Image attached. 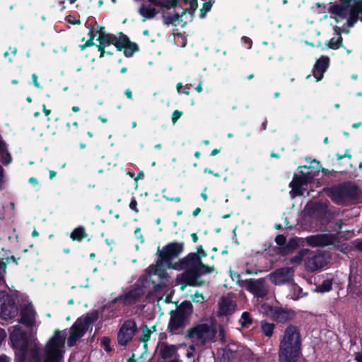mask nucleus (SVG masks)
Instances as JSON below:
<instances>
[{"label":"nucleus","instance_id":"3c124183","mask_svg":"<svg viewBox=\"0 0 362 362\" xmlns=\"http://www.w3.org/2000/svg\"><path fill=\"white\" fill-rule=\"evenodd\" d=\"M129 206L130 209L134 211L135 213H138L139 211V209L137 208V201L134 197L132 199Z\"/></svg>","mask_w":362,"mask_h":362},{"label":"nucleus","instance_id":"c03bdc74","mask_svg":"<svg viewBox=\"0 0 362 362\" xmlns=\"http://www.w3.org/2000/svg\"><path fill=\"white\" fill-rule=\"evenodd\" d=\"M275 242L278 245L281 246V247H284L286 243V238L282 234H279L275 238Z\"/></svg>","mask_w":362,"mask_h":362},{"label":"nucleus","instance_id":"c756f323","mask_svg":"<svg viewBox=\"0 0 362 362\" xmlns=\"http://www.w3.org/2000/svg\"><path fill=\"white\" fill-rule=\"evenodd\" d=\"M99 317V313L98 310H93L90 313H88L84 317H79L78 319L81 320V324L85 327H87V329H88L89 327L91 325L92 323L95 322Z\"/></svg>","mask_w":362,"mask_h":362},{"label":"nucleus","instance_id":"5701e85b","mask_svg":"<svg viewBox=\"0 0 362 362\" xmlns=\"http://www.w3.org/2000/svg\"><path fill=\"white\" fill-rule=\"evenodd\" d=\"M87 327H85L81 322L80 319L76 321L70 328V333L68 337V345L73 346L76 344V341L81 338L87 331Z\"/></svg>","mask_w":362,"mask_h":362},{"label":"nucleus","instance_id":"603ef678","mask_svg":"<svg viewBox=\"0 0 362 362\" xmlns=\"http://www.w3.org/2000/svg\"><path fill=\"white\" fill-rule=\"evenodd\" d=\"M97 48H98V50L100 52V56L99 57L100 58H103L104 57L105 53H106V51H105V46L103 45V44H101L99 42L98 45H95Z\"/></svg>","mask_w":362,"mask_h":362},{"label":"nucleus","instance_id":"37998d69","mask_svg":"<svg viewBox=\"0 0 362 362\" xmlns=\"http://www.w3.org/2000/svg\"><path fill=\"white\" fill-rule=\"evenodd\" d=\"M110 343L111 340L108 337H103L101 339V344L107 352H110L112 351Z\"/></svg>","mask_w":362,"mask_h":362},{"label":"nucleus","instance_id":"a18cd8bd","mask_svg":"<svg viewBox=\"0 0 362 362\" xmlns=\"http://www.w3.org/2000/svg\"><path fill=\"white\" fill-rule=\"evenodd\" d=\"M183 115V112L182 111H180L178 110H175L171 117V120L173 124H175L177 121L181 117V116Z\"/></svg>","mask_w":362,"mask_h":362},{"label":"nucleus","instance_id":"680f3d73","mask_svg":"<svg viewBox=\"0 0 362 362\" xmlns=\"http://www.w3.org/2000/svg\"><path fill=\"white\" fill-rule=\"evenodd\" d=\"M321 172L325 176H327V175H332L333 173H335V171L334 170H328L327 168H322Z\"/></svg>","mask_w":362,"mask_h":362},{"label":"nucleus","instance_id":"9b49d317","mask_svg":"<svg viewBox=\"0 0 362 362\" xmlns=\"http://www.w3.org/2000/svg\"><path fill=\"white\" fill-rule=\"evenodd\" d=\"M270 317L277 323L286 324L296 317V313L292 309L277 306H269L267 310Z\"/></svg>","mask_w":362,"mask_h":362},{"label":"nucleus","instance_id":"ddd939ff","mask_svg":"<svg viewBox=\"0 0 362 362\" xmlns=\"http://www.w3.org/2000/svg\"><path fill=\"white\" fill-rule=\"evenodd\" d=\"M300 175L295 174L293 180L289 184L292 189V192L296 196H302L304 194V189L303 186L308 185L313 179V175L310 172L305 173L303 170L300 171Z\"/></svg>","mask_w":362,"mask_h":362},{"label":"nucleus","instance_id":"6e6552de","mask_svg":"<svg viewBox=\"0 0 362 362\" xmlns=\"http://www.w3.org/2000/svg\"><path fill=\"white\" fill-rule=\"evenodd\" d=\"M136 322L132 319L126 320L119 327L117 334V343L120 346L126 347L137 332Z\"/></svg>","mask_w":362,"mask_h":362},{"label":"nucleus","instance_id":"49530a36","mask_svg":"<svg viewBox=\"0 0 362 362\" xmlns=\"http://www.w3.org/2000/svg\"><path fill=\"white\" fill-rule=\"evenodd\" d=\"M1 157V162L4 165H6L11 162V156L10 153L6 150V152L3 156H0Z\"/></svg>","mask_w":362,"mask_h":362},{"label":"nucleus","instance_id":"a878e982","mask_svg":"<svg viewBox=\"0 0 362 362\" xmlns=\"http://www.w3.org/2000/svg\"><path fill=\"white\" fill-rule=\"evenodd\" d=\"M237 308V304L231 299L223 298L219 303L218 315L227 316L232 315Z\"/></svg>","mask_w":362,"mask_h":362},{"label":"nucleus","instance_id":"2eb2a0df","mask_svg":"<svg viewBox=\"0 0 362 362\" xmlns=\"http://www.w3.org/2000/svg\"><path fill=\"white\" fill-rule=\"evenodd\" d=\"M144 295V290L142 286L136 285L134 288L118 296L119 301H122L124 306H132L140 302Z\"/></svg>","mask_w":362,"mask_h":362},{"label":"nucleus","instance_id":"c9c22d12","mask_svg":"<svg viewBox=\"0 0 362 362\" xmlns=\"http://www.w3.org/2000/svg\"><path fill=\"white\" fill-rule=\"evenodd\" d=\"M333 279H325L317 286L316 291L320 293L329 292L332 289Z\"/></svg>","mask_w":362,"mask_h":362},{"label":"nucleus","instance_id":"0eeeda50","mask_svg":"<svg viewBox=\"0 0 362 362\" xmlns=\"http://www.w3.org/2000/svg\"><path fill=\"white\" fill-rule=\"evenodd\" d=\"M18 313L15 298L6 291H0V317L3 320L14 318Z\"/></svg>","mask_w":362,"mask_h":362},{"label":"nucleus","instance_id":"f03ea898","mask_svg":"<svg viewBox=\"0 0 362 362\" xmlns=\"http://www.w3.org/2000/svg\"><path fill=\"white\" fill-rule=\"evenodd\" d=\"M302 339L298 326H287L280 339L279 349V362H297L301 353Z\"/></svg>","mask_w":362,"mask_h":362},{"label":"nucleus","instance_id":"1a4fd4ad","mask_svg":"<svg viewBox=\"0 0 362 362\" xmlns=\"http://www.w3.org/2000/svg\"><path fill=\"white\" fill-rule=\"evenodd\" d=\"M64 343V338L62 336L60 331H56L54 335L47 344V358L44 362H60L62 356L59 351V348Z\"/></svg>","mask_w":362,"mask_h":362},{"label":"nucleus","instance_id":"e2e57ef3","mask_svg":"<svg viewBox=\"0 0 362 362\" xmlns=\"http://www.w3.org/2000/svg\"><path fill=\"white\" fill-rule=\"evenodd\" d=\"M354 360L356 362H362V353L361 351L354 354Z\"/></svg>","mask_w":362,"mask_h":362},{"label":"nucleus","instance_id":"bf43d9fd","mask_svg":"<svg viewBox=\"0 0 362 362\" xmlns=\"http://www.w3.org/2000/svg\"><path fill=\"white\" fill-rule=\"evenodd\" d=\"M32 79H33V85L37 88H40V83L37 81V76L36 74H32Z\"/></svg>","mask_w":362,"mask_h":362},{"label":"nucleus","instance_id":"4468645a","mask_svg":"<svg viewBox=\"0 0 362 362\" xmlns=\"http://www.w3.org/2000/svg\"><path fill=\"white\" fill-rule=\"evenodd\" d=\"M243 284L247 291L257 297L264 298L268 293V288L266 286L265 279H248L243 281Z\"/></svg>","mask_w":362,"mask_h":362},{"label":"nucleus","instance_id":"864d4df0","mask_svg":"<svg viewBox=\"0 0 362 362\" xmlns=\"http://www.w3.org/2000/svg\"><path fill=\"white\" fill-rule=\"evenodd\" d=\"M346 25H348V27L345 28L344 29H341L340 28H339L337 26L336 28H334V30H335L336 33L337 34V31L340 30V34L341 33L347 34L349 33V28L353 27L355 24H346Z\"/></svg>","mask_w":362,"mask_h":362},{"label":"nucleus","instance_id":"72a5a7b5","mask_svg":"<svg viewBox=\"0 0 362 362\" xmlns=\"http://www.w3.org/2000/svg\"><path fill=\"white\" fill-rule=\"evenodd\" d=\"M309 252L310 250L308 249H301L295 256L290 259V263L293 264H299L303 261V259L304 258L305 259V257L308 255Z\"/></svg>","mask_w":362,"mask_h":362},{"label":"nucleus","instance_id":"8fccbe9b","mask_svg":"<svg viewBox=\"0 0 362 362\" xmlns=\"http://www.w3.org/2000/svg\"><path fill=\"white\" fill-rule=\"evenodd\" d=\"M134 236L135 238L140 241L141 243L144 242V238L143 235L141 233V228L139 227L136 228L134 230Z\"/></svg>","mask_w":362,"mask_h":362},{"label":"nucleus","instance_id":"bb28decb","mask_svg":"<svg viewBox=\"0 0 362 362\" xmlns=\"http://www.w3.org/2000/svg\"><path fill=\"white\" fill-rule=\"evenodd\" d=\"M20 322L28 327L33 326L35 323V316L34 312L31 308L24 307L21 310Z\"/></svg>","mask_w":362,"mask_h":362},{"label":"nucleus","instance_id":"9d476101","mask_svg":"<svg viewBox=\"0 0 362 362\" xmlns=\"http://www.w3.org/2000/svg\"><path fill=\"white\" fill-rule=\"evenodd\" d=\"M336 21L346 19V23L362 22V0H353L351 3L347 4L345 14L334 16Z\"/></svg>","mask_w":362,"mask_h":362},{"label":"nucleus","instance_id":"7c9ffc66","mask_svg":"<svg viewBox=\"0 0 362 362\" xmlns=\"http://www.w3.org/2000/svg\"><path fill=\"white\" fill-rule=\"evenodd\" d=\"M88 236L86 228L83 226H79L74 228L70 234V238L73 241L81 242Z\"/></svg>","mask_w":362,"mask_h":362},{"label":"nucleus","instance_id":"a211bd4d","mask_svg":"<svg viewBox=\"0 0 362 362\" xmlns=\"http://www.w3.org/2000/svg\"><path fill=\"white\" fill-rule=\"evenodd\" d=\"M117 50L123 51L124 55L129 58L139 51V47L136 42H132L127 35L122 34L120 42L117 45Z\"/></svg>","mask_w":362,"mask_h":362},{"label":"nucleus","instance_id":"4c0bfd02","mask_svg":"<svg viewBox=\"0 0 362 362\" xmlns=\"http://www.w3.org/2000/svg\"><path fill=\"white\" fill-rule=\"evenodd\" d=\"M18 354L21 356L22 360H24L28 351V340L27 338H23L22 341L18 345Z\"/></svg>","mask_w":362,"mask_h":362},{"label":"nucleus","instance_id":"cd10ccee","mask_svg":"<svg viewBox=\"0 0 362 362\" xmlns=\"http://www.w3.org/2000/svg\"><path fill=\"white\" fill-rule=\"evenodd\" d=\"M298 247V242L296 238H292L289 239L288 242L286 243V245L281 247H279V253L281 255H286L290 253H292L295 250H296Z\"/></svg>","mask_w":362,"mask_h":362},{"label":"nucleus","instance_id":"69168bd1","mask_svg":"<svg viewBox=\"0 0 362 362\" xmlns=\"http://www.w3.org/2000/svg\"><path fill=\"white\" fill-rule=\"evenodd\" d=\"M6 337V333L5 330L0 327V345L1 344L2 341L5 339Z\"/></svg>","mask_w":362,"mask_h":362},{"label":"nucleus","instance_id":"39448f33","mask_svg":"<svg viewBox=\"0 0 362 362\" xmlns=\"http://www.w3.org/2000/svg\"><path fill=\"white\" fill-rule=\"evenodd\" d=\"M327 195L336 204H343L346 201L356 199L358 187L351 182H342L330 187Z\"/></svg>","mask_w":362,"mask_h":362},{"label":"nucleus","instance_id":"5fc2aeb1","mask_svg":"<svg viewBox=\"0 0 362 362\" xmlns=\"http://www.w3.org/2000/svg\"><path fill=\"white\" fill-rule=\"evenodd\" d=\"M6 152V144L0 136V156H3Z\"/></svg>","mask_w":362,"mask_h":362},{"label":"nucleus","instance_id":"4d7b16f0","mask_svg":"<svg viewBox=\"0 0 362 362\" xmlns=\"http://www.w3.org/2000/svg\"><path fill=\"white\" fill-rule=\"evenodd\" d=\"M163 198L169 202H180L181 201L180 197H170L166 195H163Z\"/></svg>","mask_w":362,"mask_h":362},{"label":"nucleus","instance_id":"7ed1b4c3","mask_svg":"<svg viewBox=\"0 0 362 362\" xmlns=\"http://www.w3.org/2000/svg\"><path fill=\"white\" fill-rule=\"evenodd\" d=\"M184 243L173 241L168 243L160 250V247L158 248V259L156 264H151L148 267L151 274L156 275L158 273L163 272L164 269L162 268L163 263L168 264V267L172 268L173 265L171 262L172 259L177 257L184 251Z\"/></svg>","mask_w":362,"mask_h":362},{"label":"nucleus","instance_id":"b1692460","mask_svg":"<svg viewBox=\"0 0 362 362\" xmlns=\"http://www.w3.org/2000/svg\"><path fill=\"white\" fill-rule=\"evenodd\" d=\"M292 270L289 267H281L269 274L271 281L275 285H281L289 281Z\"/></svg>","mask_w":362,"mask_h":362},{"label":"nucleus","instance_id":"473e14b6","mask_svg":"<svg viewBox=\"0 0 362 362\" xmlns=\"http://www.w3.org/2000/svg\"><path fill=\"white\" fill-rule=\"evenodd\" d=\"M275 325L274 323L268 322L266 320L261 321V331L268 337H271L274 334Z\"/></svg>","mask_w":362,"mask_h":362},{"label":"nucleus","instance_id":"f8f14e48","mask_svg":"<svg viewBox=\"0 0 362 362\" xmlns=\"http://www.w3.org/2000/svg\"><path fill=\"white\" fill-rule=\"evenodd\" d=\"M338 242L336 235L332 233H320L312 235L306 238V243L311 247H324L335 245Z\"/></svg>","mask_w":362,"mask_h":362},{"label":"nucleus","instance_id":"052dcab7","mask_svg":"<svg viewBox=\"0 0 362 362\" xmlns=\"http://www.w3.org/2000/svg\"><path fill=\"white\" fill-rule=\"evenodd\" d=\"M355 248L362 252V240H356L354 243Z\"/></svg>","mask_w":362,"mask_h":362},{"label":"nucleus","instance_id":"dca6fc26","mask_svg":"<svg viewBox=\"0 0 362 362\" xmlns=\"http://www.w3.org/2000/svg\"><path fill=\"white\" fill-rule=\"evenodd\" d=\"M326 264L327 261L325 255L321 253L314 254L310 251L305 259V266L309 272L317 271L324 267Z\"/></svg>","mask_w":362,"mask_h":362},{"label":"nucleus","instance_id":"de8ad7c7","mask_svg":"<svg viewBox=\"0 0 362 362\" xmlns=\"http://www.w3.org/2000/svg\"><path fill=\"white\" fill-rule=\"evenodd\" d=\"M204 296L202 293H199L198 291L195 292L194 296H192V301L197 303H203L204 302Z\"/></svg>","mask_w":362,"mask_h":362},{"label":"nucleus","instance_id":"412c9836","mask_svg":"<svg viewBox=\"0 0 362 362\" xmlns=\"http://www.w3.org/2000/svg\"><path fill=\"white\" fill-rule=\"evenodd\" d=\"M329 64L330 59L326 55H322L316 60L312 71L317 82L323 78L324 74L329 68Z\"/></svg>","mask_w":362,"mask_h":362},{"label":"nucleus","instance_id":"4be33fe9","mask_svg":"<svg viewBox=\"0 0 362 362\" xmlns=\"http://www.w3.org/2000/svg\"><path fill=\"white\" fill-rule=\"evenodd\" d=\"M119 302L117 297L109 301L101 308V317L104 320H110L117 317L120 314V308L116 305Z\"/></svg>","mask_w":362,"mask_h":362},{"label":"nucleus","instance_id":"f257e3e1","mask_svg":"<svg viewBox=\"0 0 362 362\" xmlns=\"http://www.w3.org/2000/svg\"><path fill=\"white\" fill-rule=\"evenodd\" d=\"M206 256V251L200 245L196 248V252L188 253L172 265L173 269L184 271L177 278L182 290L188 286H201L203 281L200 280V278L214 271V265L205 264L202 262V259Z\"/></svg>","mask_w":362,"mask_h":362},{"label":"nucleus","instance_id":"423d86ee","mask_svg":"<svg viewBox=\"0 0 362 362\" xmlns=\"http://www.w3.org/2000/svg\"><path fill=\"white\" fill-rule=\"evenodd\" d=\"M217 333L215 325L206 323L197 324L190 328L185 336L189 339H197L201 341L203 344L212 341Z\"/></svg>","mask_w":362,"mask_h":362},{"label":"nucleus","instance_id":"79ce46f5","mask_svg":"<svg viewBox=\"0 0 362 362\" xmlns=\"http://www.w3.org/2000/svg\"><path fill=\"white\" fill-rule=\"evenodd\" d=\"M66 131L72 135L77 134V130L78 129V123L74 122L71 124L70 122L66 124Z\"/></svg>","mask_w":362,"mask_h":362},{"label":"nucleus","instance_id":"a19ab883","mask_svg":"<svg viewBox=\"0 0 362 362\" xmlns=\"http://www.w3.org/2000/svg\"><path fill=\"white\" fill-rule=\"evenodd\" d=\"M151 333V329H150L147 325H144L140 341L144 344H146L147 341L150 340Z\"/></svg>","mask_w":362,"mask_h":362},{"label":"nucleus","instance_id":"c85d7f7f","mask_svg":"<svg viewBox=\"0 0 362 362\" xmlns=\"http://www.w3.org/2000/svg\"><path fill=\"white\" fill-rule=\"evenodd\" d=\"M336 156H337V160H338V163H337L338 165H342L341 160L346 158H348L347 163L345 165H343V169L339 170V172L341 173V174L346 173V172L351 168V155L349 153V150H346L345 153L343 155L337 153Z\"/></svg>","mask_w":362,"mask_h":362},{"label":"nucleus","instance_id":"774afa93","mask_svg":"<svg viewBox=\"0 0 362 362\" xmlns=\"http://www.w3.org/2000/svg\"><path fill=\"white\" fill-rule=\"evenodd\" d=\"M124 94L126 95L127 98L129 100H132V92L130 89H126L124 91Z\"/></svg>","mask_w":362,"mask_h":362},{"label":"nucleus","instance_id":"393cba45","mask_svg":"<svg viewBox=\"0 0 362 362\" xmlns=\"http://www.w3.org/2000/svg\"><path fill=\"white\" fill-rule=\"evenodd\" d=\"M193 312L194 309L192 303L188 300H185L177 306L175 310H172L170 313L189 322Z\"/></svg>","mask_w":362,"mask_h":362},{"label":"nucleus","instance_id":"aec40b11","mask_svg":"<svg viewBox=\"0 0 362 362\" xmlns=\"http://www.w3.org/2000/svg\"><path fill=\"white\" fill-rule=\"evenodd\" d=\"M173 35L177 38L176 42L180 44L182 47H185L187 45V37L191 36L194 31L187 27L188 24H173Z\"/></svg>","mask_w":362,"mask_h":362},{"label":"nucleus","instance_id":"09e8293b","mask_svg":"<svg viewBox=\"0 0 362 362\" xmlns=\"http://www.w3.org/2000/svg\"><path fill=\"white\" fill-rule=\"evenodd\" d=\"M211 8V2H204L203 4V7L201 9V16H204L206 12L210 11Z\"/></svg>","mask_w":362,"mask_h":362},{"label":"nucleus","instance_id":"f3484780","mask_svg":"<svg viewBox=\"0 0 362 362\" xmlns=\"http://www.w3.org/2000/svg\"><path fill=\"white\" fill-rule=\"evenodd\" d=\"M179 348L180 345L169 344L168 342L158 341L156 346L158 358L164 361L170 359L177 355Z\"/></svg>","mask_w":362,"mask_h":362},{"label":"nucleus","instance_id":"ea45409f","mask_svg":"<svg viewBox=\"0 0 362 362\" xmlns=\"http://www.w3.org/2000/svg\"><path fill=\"white\" fill-rule=\"evenodd\" d=\"M7 262L0 259V286L6 284L5 274L6 273Z\"/></svg>","mask_w":362,"mask_h":362},{"label":"nucleus","instance_id":"0e129e2a","mask_svg":"<svg viewBox=\"0 0 362 362\" xmlns=\"http://www.w3.org/2000/svg\"><path fill=\"white\" fill-rule=\"evenodd\" d=\"M344 225V223L341 219L337 220L335 222V228L334 229H337L338 230H341L342 228V226Z\"/></svg>","mask_w":362,"mask_h":362},{"label":"nucleus","instance_id":"338daca9","mask_svg":"<svg viewBox=\"0 0 362 362\" xmlns=\"http://www.w3.org/2000/svg\"><path fill=\"white\" fill-rule=\"evenodd\" d=\"M28 181L33 186L37 185L39 183L37 179L34 177H30Z\"/></svg>","mask_w":362,"mask_h":362},{"label":"nucleus","instance_id":"13d9d810","mask_svg":"<svg viewBox=\"0 0 362 362\" xmlns=\"http://www.w3.org/2000/svg\"><path fill=\"white\" fill-rule=\"evenodd\" d=\"M182 18V15H179L178 13H175L173 16L168 17V21H165V23H173L174 21H179L180 18Z\"/></svg>","mask_w":362,"mask_h":362},{"label":"nucleus","instance_id":"2f4dec72","mask_svg":"<svg viewBox=\"0 0 362 362\" xmlns=\"http://www.w3.org/2000/svg\"><path fill=\"white\" fill-rule=\"evenodd\" d=\"M337 35L338 37L337 39H335V37H332L325 42V45L329 49H337L342 46V37L340 34V30L337 31Z\"/></svg>","mask_w":362,"mask_h":362},{"label":"nucleus","instance_id":"20e7f679","mask_svg":"<svg viewBox=\"0 0 362 362\" xmlns=\"http://www.w3.org/2000/svg\"><path fill=\"white\" fill-rule=\"evenodd\" d=\"M90 25V26L88 27L89 29L88 32L89 38L84 44L79 45L81 50H84L87 47L95 45L94 39L97 35L98 37L96 38V40L98 42L103 44L105 47L113 45L117 48V45L118 42H120L122 34H124L123 33H119V35L117 36L115 34L105 32V27L103 26H98V30L95 31V28L92 26V24Z\"/></svg>","mask_w":362,"mask_h":362},{"label":"nucleus","instance_id":"f704fd0d","mask_svg":"<svg viewBox=\"0 0 362 362\" xmlns=\"http://www.w3.org/2000/svg\"><path fill=\"white\" fill-rule=\"evenodd\" d=\"M139 13L146 18H151L156 15L157 11L155 8H151L142 4L139 8Z\"/></svg>","mask_w":362,"mask_h":362},{"label":"nucleus","instance_id":"6e6d98bb","mask_svg":"<svg viewBox=\"0 0 362 362\" xmlns=\"http://www.w3.org/2000/svg\"><path fill=\"white\" fill-rule=\"evenodd\" d=\"M242 41L247 46V47L249 49H250L252 47V40L248 37H246V36H243L242 37Z\"/></svg>","mask_w":362,"mask_h":362},{"label":"nucleus","instance_id":"6ab92c4d","mask_svg":"<svg viewBox=\"0 0 362 362\" xmlns=\"http://www.w3.org/2000/svg\"><path fill=\"white\" fill-rule=\"evenodd\" d=\"M170 317L168 325V332L172 335L184 334V329L189 324L187 320L180 318L174 314L170 313Z\"/></svg>","mask_w":362,"mask_h":362},{"label":"nucleus","instance_id":"58836bf2","mask_svg":"<svg viewBox=\"0 0 362 362\" xmlns=\"http://www.w3.org/2000/svg\"><path fill=\"white\" fill-rule=\"evenodd\" d=\"M240 325L243 327H249L252 323V319L250 313L248 312H243L240 320Z\"/></svg>","mask_w":362,"mask_h":362},{"label":"nucleus","instance_id":"e433bc0d","mask_svg":"<svg viewBox=\"0 0 362 362\" xmlns=\"http://www.w3.org/2000/svg\"><path fill=\"white\" fill-rule=\"evenodd\" d=\"M179 0H160L159 8L163 11L170 10V8H175Z\"/></svg>","mask_w":362,"mask_h":362}]
</instances>
